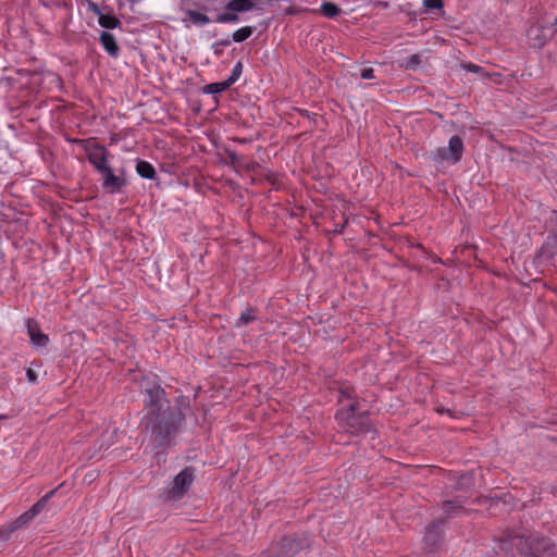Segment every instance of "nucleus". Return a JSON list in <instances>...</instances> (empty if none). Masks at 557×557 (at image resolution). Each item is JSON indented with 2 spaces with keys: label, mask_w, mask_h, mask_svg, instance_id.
Instances as JSON below:
<instances>
[{
  "label": "nucleus",
  "mask_w": 557,
  "mask_h": 557,
  "mask_svg": "<svg viewBox=\"0 0 557 557\" xmlns=\"http://www.w3.org/2000/svg\"><path fill=\"white\" fill-rule=\"evenodd\" d=\"M421 55L419 53L410 54L404 58L400 65L409 71H417L421 67Z\"/></svg>",
  "instance_id": "23"
},
{
  "label": "nucleus",
  "mask_w": 557,
  "mask_h": 557,
  "mask_svg": "<svg viewBox=\"0 0 557 557\" xmlns=\"http://www.w3.org/2000/svg\"><path fill=\"white\" fill-rule=\"evenodd\" d=\"M34 518L35 516L28 509L27 511L23 512L20 517L14 519V522L20 529H22L26 527Z\"/></svg>",
  "instance_id": "28"
},
{
  "label": "nucleus",
  "mask_w": 557,
  "mask_h": 557,
  "mask_svg": "<svg viewBox=\"0 0 557 557\" xmlns=\"http://www.w3.org/2000/svg\"><path fill=\"white\" fill-rule=\"evenodd\" d=\"M87 139L92 140V139H98V138L97 137H88Z\"/></svg>",
  "instance_id": "40"
},
{
  "label": "nucleus",
  "mask_w": 557,
  "mask_h": 557,
  "mask_svg": "<svg viewBox=\"0 0 557 557\" xmlns=\"http://www.w3.org/2000/svg\"><path fill=\"white\" fill-rule=\"evenodd\" d=\"M335 418L339 426L347 433L359 434L369 432L371 421L367 413L357 412V403L350 401L347 407L337 410Z\"/></svg>",
  "instance_id": "2"
},
{
  "label": "nucleus",
  "mask_w": 557,
  "mask_h": 557,
  "mask_svg": "<svg viewBox=\"0 0 557 557\" xmlns=\"http://www.w3.org/2000/svg\"><path fill=\"white\" fill-rule=\"evenodd\" d=\"M20 530L14 520L0 527V541H9L12 534Z\"/></svg>",
  "instance_id": "26"
},
{
  "label": "nucleus",
  "mask_w": 557,
  "mask_h": 557,
  "mask_svg": "<svg viewBox=\"0 0 557 557\" xmlns=\"http://www.w3.org/2000/svg\"><path fill=\"white\" fill-rule=\"evenodd\" d=\"M99 173L102 175V187L111 194L121 190L126 185L125 178L115 175L110 166Z\"/></svg>",
  "instance_id": "13"
},
{
  "label": "nucleus",
  "mask_w": 557,
  "mask_h": 557,
  "mask_svg": "<svg viewBox=\"0 0 557 557\" xmlns=\"http://www.w3.org/2000/svg\"><path fill=\"white\" fill-rule=\"evenodd\" d=\"M136 172L143 178L154 180L157 177V172L153 165L145 160L137 161Z\"/></svg>",
  "instance_id": "19"
},
{
  "label": "nucleus",
  "mask_w": 557,
  "mask_h": 557,
  "mask_svg": "<svg viewBox=\"0 0 557 557\" xmlns=\"http://www.w3.org/2000/svg\"><path fill=\"white\" fill-rule=\"evenodd\" d=\"M360 77L362 79H372V78H374V70L372 67H363V69H361Z\"/></svg>",
  "instance_id": "33"
},
{
  "label": "nucleus",
  "mask_w": 557,
  "mask_h": 557,
  "mask_svg": "<svg viewBox=\"0 0 557 557\" xmlns=\"http://www.w3.org/2000/svg\"><path fill=\"white\" fill-rule=\"evenodd\" d=\"M0 419L3 420V419H8V416L5 414H0Z\"/></svg>",
  "instance_id": "39"
},
{
  "label": "nucleus",
  "mask_w": 557,
  "mask_h": 557,
  "mask_svg": "<svg viewBox=\"0 0 557 557\" xmlns=\"http://www.w3.org/2000/svg\"><path fill=\"white\" fill-rule=\"evenodd\" d=\"M258 319L257 310L252 307H248L245 311H243L239 318L235 322V327L240 329L244 327Z\"/></svg>",
  "instance_id": "20"
},
{
  "label": "nucleus",
  "mask_w": 557,
  "mask_h": 557,
  "mask_svg": "<svg viewBox=\"0 0 557 557\" xmlns=\"http://www.w3.org/2000/svg\"><path fill=\"white\" fill-rule=\"evenodd\" d=\"M552 440H553L555 443H557V437H553Z\"/></svg>",
  "instance_id": "41"
},
{
  "label": "nucleus",
  "mask_w": 557,
  "mask_h": 557,
  "mask_svg": "<svg viewBox=\"0 0 557 557\" xmlns=\"http://www.w3.org/2000/svg\"><path fill=\"white\" fill-rule=\"evenodd\" d=\"M443 521H434L426 528V533L424 536V542L428 546L432 547L435 546L440 540H441V533L438 531L440 524H442Z\"/></svg>",
  "instance_id": "16"
},
{
  "label": "nucleus",
  "mask_w": 557,
  "mask_h": 557,
  "mask_svg": "<svg viewBox=\"0 0 557 557\" xmlns=\"http://www.w3.org/2000/svg\"><path fill=\"white\" fill-rule=\"evenodd\" d=\"M463 503L465 500L460 497H456L455 499L445 500L443 503V510L447 515L459 513L463 511Z\"/></svg>",
  "instance_id": "22"
},
{
  "label": "nucleus",
  "mask_w": 557,
  "mask_h": 557,
  "mask_svg": "<svg viewBox=\"0 0 557 557\" xmlns=\"http://www.w3.org/2000/svg\"><path fill=\"white\" fill-rule=\"evenodd\" d=\"M296 12H297V10L294 7H289L288 9H286L287 14L293 15V14H296Z\"/></svg>",
  "instance_id": "36"
},
{
  "label": "nucleus",
  "mask_w": 557,
  "mask_h": 557,
  "mask_svg": "<svg viewBox=\"0 0 557 557\" xmlns=\"http://www.w3.org/2000/svg\"><path fill=\"white\" fill-rule=\"evenodd\" d=\"M194 481V469L190 467L184 468L173 479L172 486L168 491V498L178 499L188 491Z\"/></svg>",
  "instance_id": "7"
},
{
  "label": "nucleus",
  "mask_w": 557,
  "mask_h": 557,
  "mask_svg": "<svg viewBox=\"0 0 557 557\" xmlns=\"http://www.w3.org/2000/svg\"><path fill=\"white\" fill-rule=\"evenodd\" d=\"M99 41L103 50L111 58H117L120 55V47L113 34L107 30L101 32L99 36Z\"/></svg>",
  "instance_id": "15"
},
{
  "label": "nucleus",
  "mask_w": 557,
  "mask_h": 557,
  "mask_svg": "<svg viewBox=\"0 0 557 557\" xmlns=\"http://www.w3.org/2000/svg\"><path fill=\"white\" fill-rule=\"evenodd\" d=\"M26 330L29 336L30 344L35 348H45L49 344V336L41 332L39 323L28 318L26 320Z\"/></svg>",
  "instance_id": "12"
},
{
  "label": "nucleus",
  "mask_w": 557,
  "mask_h": 557,
  "mask_svg": "<svg viewBox=\"0 0 557 557\" xmlns=\"http://www.w3.org/2000/svg\"><path fill=\"white\" fill-rule=\"evenodd\" d=\"M260 0H228L224 4V11L216 14L214 22L230 25L237 24L242 21L240 14L257 9Z\"/></svg>",
  "instance_id": "4"
},
{
  "label": "nucleus",
  "mask_w": 557,
  "mask_h": 557,
  "mask_svg": "<svg viewBox=\"0 0 557 557\" xmlns=\"http://www.w3.org/2000/svg\"><path fill=\"white\" fill-rule=\"evenodd\" d=\"M305 545L306 543L301 539L283 537L280 542L278 557H294Z\"/></svg>",
  "instance_id": "14"
},
{
  "label": "nucleus",
  "mask_w": 557,
  "mask_h": 557,
  "mask_svg": "<svg viewBox=\"0 0 557 557\" xmlns=\"http://www.w3.org/2000/svg\"><path fill=\"white\" fill-rule=\"evenodd\" d=\"M184 421V414L177 410L146 412L141 420L143 432L153 449L165 450L174 445Z\"/></svg>",
  "instance_id": "1"
},
{
  "label": "nucleus",
  "mask_w": 557,
  "mask_h": 557,
  "mask_svg": "<svg viewBox=\"0 0 557 557\" xmlns=\"http://www.w3.org/2000/svg\"><path fill=\"white\" fill-rule=\"evenodd\" d=\"M256 30H257L256 26H251V25L243 26L232 33V35L230 37L231 42L233 41L236 44H242V42L246 41L248 38H250Z\"/></svg>",
  "instance_id": "17"
},
{
  "label": "nucleus",
  "mask_w": 557,
  "mask_h": 557,
  "mask_svg": "<svg viewBox=\"0 0 557 557\" xmlns=\"http://www.w3.org/2000/svg\"><path fill=\"white\" fill-rule=\"evenodd\" d=\"M422 5L429 10H438L442 14L445 13L443 0H423Z\"/></svg>",
  "instance_id": "29"
},
{
  "label": "nucleus",
  "mask_w": 557,
  "mask_h": 557,
  "mask_svg": "<svg viewBox=\"0 0 557 557\" xmlns=\"http://www.w3.org/2000/svg\"><path fill=\"white\" fill-rule=\"evenodd\" d=\"M243 69H244V65H243L242 61H237L235 63V65L233 66L231 74L225 79L227 82V84L230 85V87L232 85H234L239 79V77L243 74Z\"/></svg>",
  "instance_id": "27"
},
{
  "label": "nucleus",
  "mask_w": 557,
  "mask_h": 557,
  "mask_svg": "<svg viewBox=\"0 0 557 557\" xmlns=\"http://www.w3.org/2000/svg\"><path fill=\"white\" fill-rule=\"evenodd\" d=\"M462 69L470 73H479L481 71V66L472 62L463 63Z\"/></svg>",
  "instance_id": "32"
},
{
  "label": "nucleus",
  "mask_w": 557,
  "mask_h": 557,
  "mask_svg": "<svg viewBox=\"0 0 557 557\" xmlns=\"http://www.w3.org/2000/svg\"><path fill=\"white\" fill-rule=\"evenodd\" d=\"M231 45V39L230 37L227 36L226 38H223V39H220V40H216L215 42L212 44V50H213V53L215 55H221L222 54V47H227Z\"/></svg>",
  "instance_id": "30"
},
{
  "label": "nucleus",
  "mask_w": 557,
  "mask_h": 557,
  "mask_svg": "<svg viewBox=\"0 0 557 557\" xmlns=\"http://www.w3.org/2000/svg\"><path fill=\"white\" fill-rule=\"evenodd\" d=\"M225 156H221V161L225 164H231L235 170H245L248 172H255L259 168V163L238 154L237 152L225 149Z\"/></svg>",
  "instance_id": "10"
},
{
  "label": "nucleus",
  "mask_w": 557,
  "mask_h": 557,
  "mask_svg": "<svg viewBox=\"0 0 557 557\" xmlns=\"http://www.w3.org/2000/svg\"><path fill=\"white\" fill-rule=\"evenodd\" d=\"M313 12H319L323 16L327 18H335L338 16L342 12V9L338 4L331 2V1H324L318 10H313Z\"/></svg>",
  "instance_id": "18"
},
{
  "label": "nucleus",
  "mask_w": 557,
  "mask_h": 557,
  "mask_svg": "<svg viewBox=\"0 0 557 557\" xmlns=\"http://www.w3.org/2000/svg\"><path fill=\"white\" fill-rule=\"evenodd\" d=\"M145 408L147 412L172 410L169 406V401L165 399V392L160 386L146 389Z\"/></svg>",
  "instance_id": "9"
},
{
  "label": "nucleus",
  "mask_w": 557,
  "mask_h": 557,
  "mask_svg": "<svg viewBox=\"0 0 557 557\" xmlns=\"http://www.w3.org/2000/svg\"><path fill=\"white\" fill-rule=\"evenodd\" d=\"M84 144V150L86 152V157L88 161L94 165V168L100 172L109 166L108 164V156L109 152L107 149L99 145L97 141H81Z\"/></svg>",
  "instance_id": "8"
},
{
  "label": "nucleus",
  "mask_w": 557,
  "mask_h": 557,
  "mask_svg": "<svg viewBox=\"0 0 557 557\" xmlns=\"http://www.w3.org/2000/svg\"><path fill=\"white\" fill-rule=\"evenodd\" d=\"M510 543L521 556L525 557H541L552 545L549 539L535 534L513 536Z\"/></svg>",
  "instance_id": "3"
},
{
  "label": "nucleus",
  "mask_w": 557,
  "mask_h": 557,
  "mask_svg": "<svg viewBox=\"0 0 557 557\" xmlns=\"http://www.w3.org/2000/svg\"><path fill=\"white\" fill-rule=\"evenodd\" d=\"M556 36L557 28H553V26L546 24H539L528 29L527 41L531 49L540 51L550 39L556 38Z\"/></svg>",
  "instance_id": "5"
},
{
  "label": "nucleus",
  "mask_w": 557,
  "mask_h": 557,
  "mask_svg": "<svg viewBox=\"0 0 557 557\" xmlns=\"http://www.w3.org/2000/svg\"><path fill=\"white\" fill-rule=\"evenodd\" d=\"M449 139H454V140H457V139H460L458 135H453Z\"/></svg>",
  "instance_id": "38"
},
{
  "label": "nucleus",
  "mask_w": 557,
  "mask_h": 557,
  "mask_svg": "<svg viewBox=\"0 0 557 557\" xmlns=\"http://www.w3.org/2000/svg\"><path fill=\"white\" fill-rule=\"evenodd\" d=\"M26 377L27 380L30 382V383H36L37 382V374L35 373L34 370L32 369H27L26 371Z\"/></svg>",
  "instance_id": "34"
},
{
  "label": "nucleus",
  "mask_w": 557,
  "mask_h": 557,
  "mask_svg": "<svg viewBox=\"0 0 557 557\" xmlns=\"http://www.w3.org/2000/svg\"><path fill=\"white\" fill-rule=\"evenodd\" d=\"M230 88H231L230 85L224 79V81H221V82H214V83H210V84L205 85L202 87V94H205V95H219V94H221L223 91H226Z\"/></svg>",
  "instance_id": "21"
},
{
  "label": "nucleus",
  "mask_w": 557,
  "mask_h": 557,
  "mask_svg": "<svg viewBox=\"0 0 557 557\" xmlns=\"http://www.w3.org/2000/svg\"><path fill=\"white\" fill-rule=\"evenodd\" d=\"M186 15L195 25L203 26L211 23V18L198 10H188Z\"/></svg>",
  "instance_id": "24"
},
{
  "label": "nucleus",
  "mask_w": 557,
  "mask_h": 557,
  "mask_svg": "<svg viewBox=\"0 0 557 557\" xmlns=\"http://www.w3.org/2000/svg\"><path fill=\"white\" fill-rule=\"evenodd\" d=\"M346 223H347V222H345L343 225H341V227H339L338 230L336 228V230H335V232H337V233H342V232H343V230H344V227H345V225H346Z\"/></svg>",
  "instance_id": "37"
},
{
  "label": "nucleus",
  "mask_w": 557,
  "mask_h": 557,
  "mask_svg": "<svg viewBox=\"0 0 557 557\" xmlns=\"http://www.w3.org/2000/svg\"><path fill=\"white\" fill-rule=\"evenodd\" d=\"M546 25L553 26V28H557V16L554 18L552 23H545ZM556 42H557V36H556Z\"/></svg>",
  "instance_id": "35"
},
{
  "label": "nucleus",
  "mask_w": 557,
  "mask_h": 557,
  "mask_svg": "<svg viewBox=\"0 0 557 557\" xmlns=\"http://www.w3.org/2000/svg\"><path fill=\"white\" fill-rule=\"evenodd\" d=\"M463 141H449L447 148H440L432 152V158L436 162L448 161L451 163H457L462 156L463 152Z\"/></svg>",
  "instance_id": "11"
},
{
  "label": "nucleus",
  "mask_w": 557,
  "mask_h": 557,
  "mask_svg": "<svg viewBox=\"0 0 557 557\" xmlns=\"http://www.w3.org/2000/svg\"><path fill=\"white\" fill-rule=\"evenodd\" d=\"M352 389L348 386L346 387H342L339 389V393H341V398L338 399V401L342 404L344 398L348 399V400H352L354 399V395H352Z\"/></svg>",
  "instance_id": "31"
},
{
  "label": "nucleus",
  "mask_w": 557,
  "mask_h": 557,
  "mask_svg": "<svg viewBox=\"0 0 557 557\" xmlns=\"http://www.w3.org/2000/svg\"><path fill=\"white\" fill-rule=\"evenodd\" d=\"M86 5L88 11L92 12L98 17V24L102 28L110 30L121 27L122 23L111 7H100L91 0H86Z\"/></svg>",
  "instance_id": "6"
},
{
  "label": "nucleus",
  "mask_w": 557,
  "mask_h": 557,
  "mask_svg": "<svg viewBox=\"0 0 557 557\" xmlns=\"http://www.w3.org/2000/svg\"><path fill=\"white\" fill-rule=\"evenodd\" d=\"M57 493V490H52L50 492H48L46 495H44L37 503H35L30 508L29 510L32 511V513L36 517L37 515H39L42 509L45 508L47 502L52 497L54 496V494Z\"/></svg>",
  "instance_id": "25"
}]
</instances>
